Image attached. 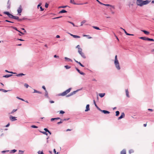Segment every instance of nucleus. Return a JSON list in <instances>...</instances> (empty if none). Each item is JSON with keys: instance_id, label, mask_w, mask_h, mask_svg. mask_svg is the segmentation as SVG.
Returning a JSON list of instances; mask_svg holds the SVG:
<instances>
[{"instance_id": "obj_1", "label": "nucleus", "mask_w": 154, "mask_h": 154, "mask_svg": "<svg viewBox=\"0 0 154 154\" xmlns=\"http://www.w3.org/2000/svg\"><path fill=\"white\" fill-rule=\"evenodd\" d=\"M76 48H78V52L81 55V57L84 58H85L86 57L84 54L82 52V49L80 48V46L79 45H78L76 46Z\"/></svg>"}, {"instance_id": "obj_2", "label": "nucleus", "mask_w": 154, "mask_h": 154, "mask_svg": "<svg viewBox=\"0 0 154 154\" xmlns=\"http://www.w3.org/2000/svg\"><path fill=\"white\" fill-rule=\"evenodd\" d=\"M114 64L116 66V68L118 70L120 69V67L119 66V61L117 59V56L116 55L115 56Z\"/></svg>"}, {"instance_id": "obj_3", "label": "nucleus", "mask_w": 154, "mask_h": 154, "mask_svg": "<svg viewBox=\"0 0 154 154\" xmlns=\"http://www.w3.org/2000/svg\"><path fill=\"white\" fill-rule=\"evenodd\" d=\"M71 89V88H69L60 94L61 96H64L69 93Z\"/></svg>"}, {"instance_id": "obj_4", "label": "nucleus", "mask_w": 154, "mask_h": 154, "mask_svg": "<svg viewBox=\"0 0 154 154\" xmlns=\"http://www.w3.org/2000/svg\"><path fill=\"white\" fill-rule=\"evenodd\" d=\"M143 1L142 0H137L136 2L137 5L140 7L143 6Z\"/></svg>"}, {"instance_id": "obj_5", "label": "nucleus", "mask_w": 154, "mask_h": 154, "mask_svg": "<svg viewBox=\"0 0 154 154\" xmlns=\"http://www.w3.org/2000/svg\"><path fill=\"white\" fill-rule=\"evenodd\" d=\"M22 6L21 5H20L17 10L18 13L19 14L21 13L22 12Z\"/></svg>"}, {"instance_id": "obj_6", "label": "nucleus", "mask_w": 154, "mask_h": 154, "mask_svg": "<svg viewBox=\"0 0 154 154\" xmlns=\"http://www.w3.org/2000/svg\"><path fill=\"white\" fill-rule=\"evenodd\" d=\"M99 110L103 112L105 114H109L110 113V112L106 110H102L100 109H99Z\"/></svg>"}, {"instance_id": "obj_7", "label": "nucleus", "mask_w": 154, "mask_h": 154, "mask_svg": "<svg viewBox=\"0 0 154 154\" xmlns=\"http://www.w3.org/2000/svg\"><path fill=\"white\" fill-rule=\"evenodd\" d=\"M150 1L147 0L143 1V6L148 4L149 3Z\"/></svg>"}, {"instance_id": "obj_8", "label": "nucleus", "mask_w": 154, "mask_h": 154, "mask_svg": "<svg viewBox=\"0 0 154 154\" xmlns=\"http://www.w3.org/2000/svg\"><path fill=\"white\" fill-rule=\"evenodd\" d=\"M16 117H15L13 116H10V119L12 121H14L15 120H16L17 119H16Z\"/></svg>"}, {"instance_id": "obj_9", "label": "nucleus", "mask_w": 154, "mask_h": 154, "mask_svg": "<svg viewBox=\"0 0 154 154\" xmlns=\"http://www.w3.org/2000/svg\"><path fill=\"white\" fill-rule=\"evenodd\" d=\"M125 116V114L124 112H123L121 113V116L118 118V119L119 120L123 118Z\"/></svg>"}, {"instance_id": "obj_10", "label": "nucleus", "mask_w": 154, "mask_h": 154, "mask_svg": "<svg viewBox=\"0 0 154 154\" xmlns=\"http://www.w3.org/2000/svg\"><path fill=\"white\" fill-rule=\"evenodd\" d=\"M70 3H72L74 5H83V3L81 4H76L74 0H70Z\"/></svg>"}, {"instance_id": "obj_11", "label": "nucleus", "mask_w": 154, "mask_h": 154, "mask_svg": "<svg viewBox=\"0 0 154 154\" xmlns=\"http://www.w3.org/2000/svg\"><path fill=\"white\" fill-rule=\"evenodd\" d=\"M86 109L85 110V112L88 111L90 110L89 105V104H87L86 105Z\"/></svg>"}, {"instance_id": "obj_12", "label": "nucleus", "mask_w": 154, "mask_h": 154, "mask_svg": "<svg viewBox=\"0 0 154 154\" xmlns=\"http://www.w3.org/2000/svg\"><path fill=\"white\" fill-rule=\"evenodd\" d=\"M12 74L6 75H4L3 76V77H5V78H9V77L12 76Z\"/></svg>"}, {"instance_id": "obj_13", "label": "nucleus", "mask_w": 154, "mask_h": 154, "mask_svg": "<svg viewBox=\"0 0 154 154\" xmlns=\"http://www.w3.org/2000/svg\"><path fill=\"white\" fill-rule=\"evenodd\" d=\"M141 31L143 32L144 34L146 35H148L149 34V32L145 30H142Z\"/></svg>"}, {"instance_id": "obj_14", "label": "nucleus", "mask_w": 154, "mask_h": 154, "mask_svg": "<svg viewBox=\"0 0 154 154\" xmlns=\"http://www.w3.org/2000/svg\"><path fill=\"white\" fill-rule=\"evenodd\" d=\"M140 39H142L143 40L147 41V40L148 38L145 37H141L139 38Z\"/></svg>"}, {"instance_id": "obj_15", "label": "nucleus", "mask_w": 154, "mask_h": 154, "mask_svg": "<svg viewBox=\"0 0 154 154\" xmlns=\"http://www.w3.org/2000/svg\"><path fill=\"white\" fill-rule=\"evenodd\" d=\"M125 92L126 96L128 97H129L130 96L129 95V92L128 89L125 90Z\"/></svg>"}, {"instance_id": "obj_16", "label": "nucleus", "mask_w": 154, "mask_h": 154, "mask_svg": "<svg viewBox=\"0 0 154 154\" xmlns=\"http://www.w3.org/2000/svg\"><path fill=\"white\" fill-rule=\"evenodd\" d=\"M105 94L104 93H100L99 94V96L101 97H103L105 96Z\"/></svg>"}, {"instance_id": "obj_17", "label": "nucleus", "mask_w": 154, "mask_h": 154, "mask_svg": "<svg viewBox=\"0 0 154 154\" xmlns=\"http://www.w3.org/2000/svg\"><path fill=\"white\" fill-rule=\"evenodd\" d=\"M64 58L66 60H67L68 61H70L71 62H72V60L70 58H68L67 57H65Z\"/></svg>"}, {"instance_id": "obj_18", "label": "nucleus", "mask_w": 154, "mask_h": 154, "mask_svg": "<svg viewBox=\"0 0 154 154\" xmlns=\"http://www.w3.org/2000/svg\"><path fill=\"white\" fill-rule=\"evenodd\" d=\"M0 91H2L4 92H6L8 91H10V90H6L3 89H0Z\"/></svg>"}, {"instance_id": "obj_19", "label": "nucleus", "mask_w": 154, "mask_h": 154, "mask_svg": "<svg viewBox=\"0 0 154 154\" xmlns=\"http://www.w3.org/2000/svg\"><path fill=\"white\" fill-rule=\"evenodd\" d=\"M121 154H126V152L125 149H124L121 152Z\"/></svg>"}, {"instance_id": "obj_20", "label": "nucleus", "mask_w": 154, "mask_h": 154, "mask_svg": "<svg viewBox=\"0 0 154 154\" xmlns=\"http://www.w3.org/2000/svg\"><path fill=\"white\" fill-rule=\"evenodd\" d=\"M34 91L33 92L34 93H38V94H42V93L41 92L38 91L37 90H36L35 89H34Z\"/></svg>"}, {"instance_id": "obj_21", "label": "nucleus", "mask_w": 154, "mask_h": 154, "mask_svg": "<svg viewBox=\"0 0 154 154\" xmlns=\"http://www.w3.org/2000/svg\"><path fill=\"white\" fill-rule=\"evenodd\" d=\"M67 11L64 10H62L59 12V13H63L67 12Z\"/></svg>"}, {"instance_id": "obj_22", "label": "nucleus", "mask_w": 154, "mask_h": 154, "mask_svg": "<svg viewBox=\"0 0 154 154\" xmlns=\"http://www.w3.org/2000/svg\"><path fill=\"white\" fill-rule=\"evenodd\" d=\"M9 0H8V6H7V8L8 9H9L10 8V3H9Z\"/></svg>"}, {"instance_id": "obj_23", "label": "nucleus", "mask_w": 154, "mask_h": 154, "mask_svg": "<svg viewBox=\"0 0 154 154\" xmlns=\"http://www.w3.org/2000/svg\"><path fill=\"white\" fill-rule=\"evenodd\" d=\"M25 75L23 74V73H20V74H19L17 75H16L18 76V77H19V76H22V75Z\"/></svg>"}, {"instance_id": "obj_24", "label": "nucleus", "mask_w": 154, "mask_h": 154, "mask_svg": "<svg viewBox=\"0 0 154 154\" xmlns=\"http://www.w3.org/2000/svg\"><path fill=\"white\" fill-rule=\"evenodd\" d=\"M8 16L9 18H13V19L14 16V15H12V14H10Z\"/></svg>"}, {"instance_id": "obj_25", "label": "nucleus", "mask_w": 154, "mask_h": 154, "mask_svg": "<svg viewBox=\"0 0 154 154\" xmlns=\"http://www.w3.org/2000/svg\"><path fill=\"white\" fill-rule=\"evenodd\" d=\"M64 67L66 69H68L71 68V67L69 66L68 65H66L64 66Z\"/></svg>"}, {"instance_id": "obj_26", "label": "nucleus", "mask_w": 154, "mask_h": 154, "mask_svg": "<svg viewBox=\"0 0 154 154\" xmlns=\"http://www.w3.org/2000/svg\"><path fill=\"white\" fill-rule=\"evenodd\" d=\"M94 102L96 107L99 110V109L100 108H99L97 106V105L95 103V101L94 100Z\"/></svg>"}, {"instance_id": "obj_27", "label": "nucleus", "mask_w": 154, "mask_h": 154, "mask_svg": "<svg viewBox=\"0 0 154 154\" xmlns=\"http://www.w3.org/2000/svg\"><path fill=\"white\" fill-rule=\"evenodd\" d=\"M86 22V20H84L81 22V26H82L83 24Z\"/></svg>"}, {"instance_id": "obj_28", "label": "nucleus", "mask_w": 154, "mask_h": 154, "mask_svg": "<svg viewBox=\"0 0 154 154\" xmlns=\"http://www.w3.org/2000/svg\"><path fill=\"white\" fill-rule=\"evenodd\" d=\"M24 151L20 150H19L18 154H23Z\"/></svg>"}, {"instance_id": "obj_29", "label": "nucleus", "mask_w": 154, "mask_h": 154, "mask_svg": "<svg viewBox=\"0 0 154 154\" xmlns=\"http://www.w3.org/2000/svg\"><path fill=\"white\" fill-rule=\"evenodd\" d=\"M116 116H118L119 115L120 112L119 111H116Z\"/></svg>"}, {"instance_id": "obj_30", "label": "nucleus", "mask_w": 154, "mask_h": 154, "mask_svg": "<svg viewBox=\"0 0 154 154\" xmlns=\"http://www.w3.org/2000/svg\"><path fill=\"white\" fill-rule=\"evenodd\" d=\"M93 27L96 29L97 30H100V29L98 27L96 26H93Z\"/></svg>"}, {"instance_id": "obj_31", "label": "nucleus", "mask_w": 154, "mask_h": 154, "mask_svg": "<svg viewBox=\"0 0 154 154\" xmlns=\"http://www.w3.org/2000/svg\"><path fill=\"white\" fill-rule=\"evenodd\" d=\"M134 152V151L132 149H131L129 151V153L130 154H131V153H133V152Z\"/></svg>"}, {"instance_id": "obj_32", "label": "nucleus", "mask_w": 154, "mask_h": 154, "mask_svg": "<svg viewBox=\"0 0 154 154\" xmlns=\"http://www.w3.org/2000/svg\"><path fill=\"white\" fill-rule=\"evenodd\" d=\"M17 151V150L14 149L11 151V153H14Z\"/></svg>"}, {"instance_id": "obj_33", "label": "nucleus", "mask_w": 154, "mask_h": 154, "mask_svg": "<svg viewBox=\"0 0 154 154\" xmlns=\"http://www.w3.org/2000/svg\"><path fill=\"white\" fill-rule=\"evenodd\" d=\"M4 14L7 15L8 16L9 14H10L9 12L8 11H5L4 12Z\"/></svg>"}, {"instance_id": "obj_34", "label": "nucleus", "mask_w": 154, "mask_h": 154, "mask_svg": "<svg viewBox=\"0 0 154 154\" xmlns=\"http://www.w3.org/2000/svg\"><path fill=\"white\" fill-rule=\"evenodd\" d=\"M73 37L75 38H80V37L78 35H73Z\"/></svg>"}, {"instance_id": "obj_35", "label": "nucleus", "mask_w": 154, "mask_h": 154, "mask_svg": "<svg viewBox=\"0 0 154 154\" xmlns=\"http://www.w3.org/2000/svg\"><path fill=\"white\" fill-rule=\"evenodd\" d=\"M17 109H13L12 111L11 112V114H13V113L14 112H16V111H17Z\"/></svg>"}, {"instance_id": "obj_36", "label": "nucleus", "mask_w": 154, "mask_h": 154, "mask_svg": "<svg viewBox=\"0 0 154 154\" xmlns=\"http://www.w3.org/2000/svg\"><path fill=\"white\" fill-rule=\"evenodd\" d=\"M5 72H8V73H13V74H15L16 73H14V72H12L8 71L7 70H5Z\"/></svg>"}, {"instance_id": "obj_37", "label": "nucleus", "mask_w": 154, "mask_h": 154, "mask_svg": "<svg viewBox=\"0 0 154 154\" xmlns=\"http://www.w3.org/2000/svg\"><path fill=\"white\" fill-rule=\"evenodd\" d=\"M147 41H154V39L152 38H148Z\"/></svg>"}, {"instance_id": "obj_38", "label": "nucleus", "mask_w": 154, "mask_h": 154, "mask_svg": "<svg viewBox=\"0 0 154 154\" xmlns=\"http://www.w3.org/2000/svg\"><path fill=\"white\" fill-rule=\"evenodd\" d=\"M41 132L46 135H48V133L46 131H41Z\"/></svg>"}, {"instance_id": "obj_39", "label": "nucleus", "mask_w": 154, "mask_h": 154, "mask_svg": "<svg viewBox=\"0 0 154 154\" xmlns=\"http://www.w3.org/2000/svg\"><path fill=\"white\" fill-rule=\"evenodd\" d=\"M45 96L46 97H48V93L47 91H45Z\"/></svg>"}, {"instance_id": "obj_40", "label": "nucleus", "mask_w": 154, "mask_h": 154, "mask_svg": "<svg viewBox=\"0 0 154 154\" xmlns=\"http://www.w3.org/2000/svg\"><path fill=\"white\" fill-rule=\"evenodd\" d=\"M38 154H44L42 151H39L38 152Z\"/></svg>"}, {"instance_id": "obj_41", "label": "nucleus", "mask_w": 154, "mask_h": 154, "mask_svg": "<svg viewBox=\"0 0 154 154\" xmlns=\"http://www.w3.org/2000/svg\"><path fill=\"white\" fill-rule=\"evenodd\" d=\"M13 19L18 20V19H19V17L17 16H14Z\"/></svg>"}, {"instance_id": "obj_42", "label": "nucleus", "mask_w": 154, "mask_h": 154, "mask_svg": "<svg viewBox=\"0 0 154 154\" xmlns=\"http://www.w3.org/2000/svg\"><path fill=\"white\" fill-rule=\"evenodd\" d=\"M11 27L13 29H14L15 30H16L17 31H18V30L17 29V28L16 27H14V26H11Z\"/></svg>"}, {"instance_id": "obj_43", "label": "nucleus", "mask_w": 154, "mask_h": 154, "mask_svg": "<svg viewBox=\"0 0 154 154\" xmlns=\"http://www.w3.org/2000/svg\"><path fill=\"white\" fill-rule=\"evenodd\" d=\"M24 86L26 88H27L29 87V85L26 83L24 84Z\"/></svg>"}, {"instance_id": "obj_44", "label": "nucleus", "mask_w": 154, "mask_h": 154, "mask_svg": "<svg viewBox=\"0 0 154 154\" xmlns=\"http://www.w3.org/2000/svg\"><path fill=\"white\" fill-rule=\"evenodd\" d=\"M16 98H17V99H19V100H22V101H25V100H24V99H22V98H20L19 97H16Z\"/></svg>"}, {"instance_id": "obj_45", "label": "nucleus", "mask_w": 154, "mask_h": 154, "mask_svg": "<svg viewBox=\"0 0 154 154\" xmlns=\"http://www.w3.org/2000/svg\"><path fill=\"white\" fill-rule=\"evenodd\" d=\"M31 127L34 128H37L38 127L34 125H32L31 126Z\"/></svg>"}, {"instance_id": "obj_46", "label": "nucleus", "mask_w": 154, "mask_h": 154, "mask_svg": "<svg viewBox=\"0 0 154 154\" xmlns=\"http://www.w3.org/2000/svg\"><path fill=\"white\" fill-rule=\"evenodd\" d=\"M9 151V150H4V151H2L1 152H2V153H4L6 152H8Z\"/></svg>"}, {"instance_id": "obj_47", "label": "nucleus", "mask_w": 154, "mask_h": 154, "mask_svg": "<svg viewBox=\"0 0 154 154\" xmlns=\"http://www.w3.org/2000/svg\"><path fill=\"white\" fill-rule=\"evenodd\" d=\"M79 90H78L76 91H73V92H72V94H73V95L75 94Z\"/></svg>"}, {"instance_id": "obj_48", "label": "nucleus", "mask_w": 154, "mask_h": 154, "mask_svg": "<svg viewBox=\"0 0 154 154\" xmlns=\"http://www.w3.org/2000/svg\"><path fill=\"white\" fill-rule=\"evenodd\" d=\"M48 4L46 3L45 5V7L46 8H48Z\"/></svg>"}, {"instance_id": "obj_49", "label": "nucleus", "mask_w": 154, "mask_h": 154, "mask_svg": "<svg viewBox=\"0 0 154 154\" xmlns=\"http://www.w3.org/2000/svg\"><path fill=\"white\" fill-rule=\"evenodd\" d=\"M97 2L99 4H100L101 5H104V4L100 2L98 0H96Z\"/></svg>"}, {"instance_id": "obj_50", "label": "nucleus", "mask_w": 154, "mask_h": 154, "mask_svg": "<svg viewBox=\"0 0 154 154\" xmlns=\"http://www.w3.org/2000/svg\"><path fill=\"white\" fill-rule=\"evenodd\" d=\"M63 121L62 120L60 121V122H58L57 123V124L58 125L60 124H61L63 123Z\"/></svg>"}, {"instance_id": "obj_51", "label": "nucleus", "mask_w": 154, "mask_h": 154, "mask_svg": "<svg viewBox=\"0 0 154 154\" xmlns=\"http://www.w3.org/2000/svg\"><path fill=\"white\" fill-rule=\"evenodd\" d=\"M5 21L6 22H9V23H14L13 22H11V21H10L8 20H5Z\"/></svg>"}, {"instance_id": "obj_52", "label": "nucleus", "mask_w": 154, "mask_h": 154, "mask_svg": "<svg viewBox=\"0 0 154 154\" xmlns=\"http://www.w3.org/2000/svg\"><path fill=\"white\" fill-rule=\"evenodd\" d=\"M67 7V6H60L59 7V8H65L66 7Z\"/></svg>"}, {"instance_id": "obj_53", "label": "nucleus", "mask_w": 154, "mask_h": 154, "mask_svg": "<svg viewBox=\"0 0 154 154\" xmlns=\"http://www.w3.org/2000/svg\"><path fill=\"white\" fill-rule=\"evenodd\" d=\"M80 74L82 75H85V73H84L83 72H82L80 71V72L79 73Z\"/></svg>"}, {"instance_id": "obj_54", "label": "nucleus", "mask_w": 154, "mask_h": 154, "mask_svg": "<svg viewBox=\"0 0 154 154\" xmlns=\"http://www.w3.org/2000/svg\"><path fill=\"white\" fill-rule=\"evenodd\" d=\"M78 64H79L82 67H84V66L80 62H79Z\"/></svg>"}, {"instance_id": "obj_55", "label": "nucleus", "mask_w": 154, "mask_h": 154, "mask_svg": "<svg viewBox=\"0 0 154 154\" xmlns=\"http://www.w3.org/2000/svg\"><path fill=\"white\" fill-rule=\"evenodd\" d=\"M64 113H65V112L64 111H63L61 110L60 111V113L63 114Z\"/></svg>"}, {"instance_id": "obj_56", "label": "nucleus", "mask_w": 154, "mask_h": 154, "mask_svg": "<svg viewBox=\"0 0 154 154\" xmlns=\"http://www.w3.org/2000/svg\"><path fill=\"white\" fill-rule=\"evenodd\" d=\"M75 69L76 70L78 71V72L79 73L80 72V71L77 68H75Z\"/></svg>"}, {"instance_id": "obj_57", "label": "nucleus", "mask_w": 154, "mask_h": 154, "mask_svg": "<svg viewBox=\"0 0 154 154\" xmlns=\"http://www.w3.org/2000/svg\"><path fill=\"white\" fill-rule=\"evenodd\" d=\"M68 22H69L70 23H71L73 25V26H75V25H74V23H72V22H69V21Z\"/></svg>"}, {"instance_id": "obj_58", "label": "nucleus", "mask_w": 154, "mask_h": 154, "mask_svg": "<svg viewBox=\"0 0 154 154\" xmlns=\"http://www.w3.org/2000/svg\"><path fill=\"white\" fill-rule=\"evenodd\" d=\"M40 9L41 11H42L44 10V9L42 8V7L40 6Z\"/></svg>"}, {"instance_id": "obj_59", "label": "nucleus", "mask_w": 154, "mask_h": 154, "mask_svg": "<svg viewBox=\"0 0 154 154\" xmlns=\"http://www.w3.org/2000/svg\"><path fill=\"white\" fill-rule=\"evenodd\" d=\"M42 88L45 91H46L45 87L44 86H43Z\"/></svg>"}, {"instance_id": "obj_60", "label": "nucleus", "mask_w": 154, "mask_h": 154, "mask_svg": "<svg viewBox=\"0 0 154 154\" xmlns=\"http://www.w3.org/2000/svg\"><path fill=\"white\" fill-rule=\"evenodd\" d=\"M125 34L127 35H131L130 34H129L127 32H125Z\"/></svg>"}, {"instance_id": "obj_61", "label": "nucleus", "mask_w": 154, "mask_h": 154, "mask_svg": "<svg viewBox=\"0 0 154 154\" xmlns=\"http://www.w3.org/2000/svg\"><path fill=\"white\" fill-rule=\"evenodd\" d=\"M17 40H19V41H24V40L21 39V38H18L17 39Z\"/></svg>"}, {"instance_id": "obj_62", "label": "nucleus", "mask_w": 154, "mask_h": 154, "mask_svg": "<svg viewBox=\"0 0 154 154\" xmlns=\"http://www.w3.org/2000/svg\"><path fill=\"white\" fill-rule=\"evenodd\" d=\"M54 57H55V58H59V56H57V55H55L54 56Z\"/></svg>"}, {"instance_id": "obj_63", "label": "nucleus", "mask_w": 154, "mask_h": 154, "mask_svg": "<svg viewBox=\"0 0 154 154\" xmlns=\"http://www.w3.org/2000/svg\"><path fill=\"white\" fill-rule=\"evenodd\" d=\"M19 32L20 34H22V35H23L24 34V33H23V32H21V31L18 30V31Z\"/></svg>"}, {"instance_id": "obj_64", "label": "nucleus", "mask_w": 154, "mask_h": 154, "mask_svg": "<svg viewBox=\"0 0 154 154\" xmlns=\"http://www.w3.org/2000/svg\"><path fill=\"white\" fill-rule=\"evenodd\" d=\"M50 103H54V101L53 100H50Z\"/></svg>"}]
</instances>
